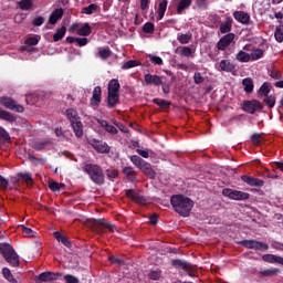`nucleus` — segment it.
<instances>
[{"label": "nucleus", "instance_id": "55", "mask_svg": "<svg viewBox=\"0 0 283 283\" xmlns=\"http://www.w3.org/2000/svg\"><path fill=\"white\" fill-rule=\"evenodd\" d=\"M251 143H253V145H260V143H262V134L254 133L251 136Z\"/></svg>", "mask_w": 283, "mask_h": 283}, {"label": "nucleus", "instance_id": "42", "mask_svg": "<svg viewBox=\"0 0 283 283\" xmlns=\"http://www.w3.org/2000/svg\"><path fill=\"white\" fill-rule=\"evenodd\" d=\"M269 92H271V84L263 83V85L259 88V96H269Z\"/></svg>", "mask_w": 283, "mask_h": 283}, {"label": "nucleus", "instance_id": "12", "mask_svg": "<svg viewBox=\"0 0 283 283\" xmlns=\"http://www.w3.org/2000/svg\"><path fill=\"white\" fill-rule=\"evenodd\" d=\"M233 18L238 23H242V25H250L251 24V15L244 11H234Z\"/></svg>", "mask_w": 283, "mask_h": 283}, {"label": "nucleus", "instance_id": "10", "mask_svg": "<svg viewBox=\"0 0 283 283\" xmlns=\"http://www.w3.org/2000/svg\"><path fill=\"white\" fill-rule=\"evenodd\" d=\"M90 145L93 147V149H96L98 154H109V145H107L105 142L91 139Z\"/></svg>", "mask_w": 283, "mask_h": 283}, {"label": "nucleus", "instance_id": "6", "mask_svg": "<svg viewBox=\"0 0 283 283\" xmlns=\"http://www.w3.org/2000/svg\"><path fill=\"white\" fill-rule=\"evenodd\" d=\"M222 196L229 198L230 200H249L250 195L240 190H233L231 188H224L222 190Z\"/></svg>", "mask_w": 283, "mask_h": 283}, {"label": "nucleus", "instance_id": "39", "mask_svg": "<svg viewBox=\"0 0 283 283\" xmlns=\"http://www.w3.org/2000/svg\"><path fill=\"white\" fill-rule=\"evenodd\" d=\"M192 0H180L179 6L177 8L178 14H182L184 10H187L191 6Z\"/></svg>", "mask_w": 283, "mask_h": 283}, {"label": "nucleus", "instance_id": "30", "mask_svg": "<svg viewBox=\"0 0 283 283\" xmlns=\"http://www.w3.org/2000/svg\"><path fill=\"white\" fill-rule=\"evenodd\" d=\"M119 98H120V93H108V96H107L108 107H116V105H118Z\"/></svg>", "mask_w": 283, "mask_h": 283}, {"label": "nucleus", "instance_id": "64", "mask_svg": "<svg viewBox=\"0 0 283 283\" xmlns=\"http://www.w3.org/2000/svg\"><path fill=\"white\" fill-rule=\"evenodd\" d=\"M142 10H147L149 8V0H140Z\"/></svg>", "mask_w": 283, "mask_h": 283}, {"label": "nucleus", "instance_id": "5", "mask_svg": "<svg viewBox=\"0 0 283 283\" xmlns=\"http://www.w3.org/2000/svg\"><path fill=\"white\" fill-rule=\"evenodd\" d=\"M0 105L4 106L6 109L17 112L18 114H23V112H25L23 105L18 104L17 101H14V98L9 96L0 97Z\"/></svg>", "mask_w": 283, "mask_h": 283}, {"label": "nucleus", "instance_id": "29", "mask_svg": "<svg viewBox=\"0 0 283 283\" xmlns=\"http://www.w3.org/2000/svg\"><path fill=\"white\" fill-rule=\"evenodd\" d=\"M0 119L8 123H17V116L14 114L0 108Z\"/></svg>", "mask_w": 283, "mask_h": 283}, {"label": "nucleus", "instance_id": "1", "mask_svg": "<svg viewBox=\"0 0 283 283\" xmlns=\"http://www.w3.org/2000/svg\"><path fill=\"white\" fill-rule=\"evenodd\" d=\"M170 202L176 213H179L182 218H188L191 209H193V200L181 195L172 196Z\"/></svg>", "mask_w": 283, "mask_h": 283}, {"label": "nucleus", "instance_id": "21", "mask_svg": "<svg viewBox=\"0 0 283 283\" xmlns=\"http://www.w3.org/2000/svg\"><path fill=\"white\" fill-rule=\"evenodd\" d=\"M101 94H102L101 86H96L93 91V95L91 98L92 107H98V105H101Z\"/></svg>", "mask_w": 283, "mask_h": 283}, {"label": "nucleus", "instance_id": "32", "mask_svg": "<svg viewBox=\"0 0 283 283\" xmlns=\"http://www.w3.org/2000/svg\"><path fill=\"white\" fill-rule=\"evenodd\" d=\"M192 36H193V34H191V32L178 33L177 41H179V43H181V45H187V43H189V41H191Z\"/></svg>", "mask_w": 283, "mask_h": 283}, {"label": "nucleus", "instance_id": "38", "mask_svg": "<svg viewBox=\"0 0 283 283\" xmlns=\"http://www.w3.org/2000/svg\"><path fill=\"white\" fill-rule=\"evenodd\" d=\"M242 85L244 87V92L251 94L253 92V80L251 77H247L242 81Z\"/></svg>", "mask_w": 283, "mask_h": 283}, {"label": "nucleus", "instance_id": "57", "mask_svg": "<svg viewBox=\"0 0 283 283\" xmlns=\"http://www.w3.org/2000/svg\"><path fill=\"white\" fill-rule=\"evenodd\" d=\"M143 30H144V32H146V34L154 33V23H151V22L145 23Z\"/></svg>", "mask_w": 283, "mask_h": 283}, {"label": "nucleus", "instance_id": "25", "mask_svg": "<svg viewBox=\"0 0 283 283\" xmlns=\"http://www.w3.org/2000/svg\"><path fill=\"white\" fill-rule=\"evenodd\" d=\"M52 145L51 140L44 139V140H36L33 143V149L36 151H43V149H48Z\"/></svg>", "mask_w": 283, "mask_h": 283}, {"label": "nucleus", "instance_id": "26", "mask_svg": "<svg viewBox=\"0 0 283 283\" xmlns=\"http://www.w3.org/2000/svg\"><path fill=\"white\" fill-rule=\"evenodd\" d=\"M19 180H23L27 185H32L34 182L32 174L30 172H19L17 178H14V182H19Z\"/></svg>", "mask_w": 283, "mask_h": 283}, {"label": "nucleus", "instance_id": "54", "mask_svg": "<svg viewBox=\"0 0 283 283\" xmlns=\"http://www.w3.org/2000/svg\"><path fill=\"white\" fill-rule=\"evenodd\" d=\"M43 23H45V18H43L41 15L36 17L32 20V25H34L35 28L43 25Z\"/></svg>", "mask_w": 283, "mask_h": 283}, {"label": "nucleus", "instance_id": "49", "mask_svg": "<svg viewBox=\"0 0 283 283\" xmlns=\"http://www.w3.org/2000/svg\"><path fill=\"white\" fill-rule=\"evenodd\" d=\"M19 8L20 10H30V8H32V0H21Z\"/></svg>", "mask_w": 283, "mask_h": 283}, {"label": "nucleus", "instance_id": "56", "mask_svg": "<svg viewBox=\"0 0 283 283\" xmlns=\"http://www.w3.org/2000/svg\"><path fill=\"white\" fill-rule=\"evenodd\" d=\"M49 189L54 192L61 191V187L59 186V182L54 180L49 181Z\"/></svg>", "mask_w": 283, "mask_h": 283}, {"label": "nucleus", "instance_id": "59", "mask_svg": "<svg viewBox=\"0 0 283 283\" xmlns=\"http://www.w3.org/2000/svg\"><path fill=\"white\" fill-rule=\"evenodd\" d=\"M193 81L196 85H200V83H205V77H202V74H200V72H196L193 75Z\"/></svg>", "mask_w": 283, "mask_h": 283}, {"label": "nucleus", "instance_id": "18", "mask_svg": "<svg viewBox=\"0 0 283 283\" xmlns=\"http://www.w3.org/2000/svg\"><path fill=\"white\" fill-rule=\"evenodd\" d=\"M126 196L128 198H132L134 202H137V205H145L147 202L145 197H143L140 193L132 189L126 191Z\"/></svg>", "mask_w": 283, "mask_h": 283}, {"label": "nucleus", "instance_id": "63", "mask_svg": "<svg viewBox=\"0 0 283 283\" xmlns=\"http://www.w3.org/2000/svg\"><path fill=\"white\" fill-rule=\"evenodd\" d=\"M271 78H274L275 81H280V78H282V73L280 72H272L270 74Z\"/></svg>", "mask_w": 283, "mask_h": 283}, {"label": "nucleus", "instance_id": "20", "mask_svg": "<svg viewBox=\"0 0 283 283\" xmlns=\"http://www.w3.org/2000/svg\"><path fill=\"white\" fill-rule=\"evenodd\" d=\"M96 122H97L98 125H101V127H103V128L105 129V132H107L108 134H113V135L118 134V129H117L115 126L111 125L107 120L97 118Z\"/></svg>", "mask_w": 283, "mask_h": 283}, {"label": "nucleus", "instance_id": "43", "mask_svg": "<svg viewBox=\"0 0 283 283\" xmlns=\"http://www.w3.org/2000/svg\"><path fill=\"white\" fill-rule=\"evenodd\" d=\"M138 65H140V62L136 60H129L123 64L122 70H132V67H138Z\"/></svg>", "mask_w": 283, "mask_h": 283}, {"label": "nucleus", "instance_id": "19", "mask_svg": "<svg viewBox=\"0 0 283 283\" xmlns=\"http://www.w3.org/2000/svg\"><path fill=\"white\" fill-rule=\"evenodd\" d=\"M260 107L261 105H260V102L258 101H250L243 104V109L244 112H248V114H253L254 112H258Z\"/></svg>", "mask_w": 283, "mask_h": 283}, {"label": "nucleus", "instance_id": "34", "mask_svg": "<svg viewBox=\"0 0 283 283\" xmlns=\"http://www.w3.org/2000/svg\"><path fill=\"white\" fill-rule=\"evenodd\" d=\"M167 0H163L160 3H159V7H158V15H157V21H160L163 20V18L165 17V13L167 12Z\"/></svg>", "mask_w": 283, "mask_h": 283}, {"label": "nucleus", "instance_id": "3", "mask_svg": "<svg viewBox=\"0 0 283 283\" xmlns=\"http://www.w3.org/2000/svg\"><path fill=\"white\" fill-rule=\"evenodd\" d=\"M84 171L95 185H103V182H105V174H103L101 166L96 164H85Z\"/></svg>", "mask_w": 283, "mask_h": 283}, {"label": "nucleus", "instance_id": "46", "mask_svg": "<svg viewBox=\"0 0 283 283\" xmlns=\"http://www.w3.org/2000/svg\"><path fill=\"white\" fill-rule=\"evenodd\" d=\"M149 280H160L163 277V272L158 269L151 270L148 274Z\"/></svg>", "mask_w": 283, "mask_h": 283}, {"label": "nucleus", "instance_id": "8", "mask_svg": "<svg viewBox=\"0 0 283 283\" xmlns=\"http://www.w3.org/2000/svg\"><path fill=\"white\" fill-rule=\"evenodd\" d=\"M233 41H235L234 33H228L219 40L217 48L218 50L224 51L229 45H231V43H233Z\"/></svg>", "mask_w": 283, "mask_h": 283}, {"label": "nucleus", "instance_id": "9", "mask_svg": "<svg viewBox=\"0 0 283 283\" xmlns=\"http://www.w3.org/2000/svg\"><path fill=\"white\" fill-rule=\"evenodd\" d=\"M73 32H76L78 36H90L92 34V27H90V23L84 24H73L72 27Z\"/></svg>", "mask_w": 283, "mask_h": 283}, {"label": "nucleus", "instance_id": "24", "mask_svg": "<svg viewBox=\"0 0 283 283\" xmlns=\"http://www.w3.org/2000/svg\"><path fill=\"white\" fill-rule=\"evenodd\" d=\"M53 237L55 238V240H57V242H61V244L66 247V249H70L72 247V242L67 237H65V234H61L59 233V231H55L53 232Z\"/></svg>", "mask_w": 283, "mask_h": 283}, {"label": "nucleus", "instance_id": "13", "mask_svg": "<svg viewBox=\"0 0 283 283\" xmlns=\"http://www.w3.org/2000/svg\"><path fill=\"white\" fill-rule=\"evenodd\" d=\"M244 52H251L250 59L251 61H260L262 56H264V50L262 49H252L251 45L247 44L243 46Z\"/></svg>", "mask_w": 283, "mask_h": 283}, {"label": "nucleus", "instance_id": "22", "mask_svg": "<svg viewBox=\"0 0 283 283\" xmlns=\"http://www.w3.org/2000/svg\"><path fill=\"white\" fill-rule=\"evenodd\" d=\"M219 67L221 72H234L235 64L231 63L229 60H221L219 62Z\"/></svg>", "mask_w": 283, "mask_h": 283}, {"label": "nucleus", "instance_id": "11", "mask_svg": "<svg viewBox=\"0 0 283 283\" xmlns=\"http://www.w3.org/2000/svg\"><path fill=\"white\" fill-rule=\"evenodd\" d=\"M73 132L76 136V138H83V123L81 122V118L77 117L76 114L73 113Z\"/></svg>", "mask_w": 283, "mask_h": 283}, {"label": "nucleus", "instance_id": "45", "mask_svg": "<svg viewBox=\"0 0 283 283\" xmlns=\"http://www.w3.org/2000/svg\"><path fill=\"white\" fill-rule=\"evenodd\" d=\"M274 36H275V40L277 41V43H282V41H283V24L276 27Z\"/></svg>", "mask_w": 283, "mask_h": 283}, {"label": "nucleus", "instance_id": "28", "mask_svg": "<svg viewBox=\"0 0 283 283\" xmlns=\"http://www.w3.org/2000/svg\"><path fill=\"white\" fill-rule=\"evenodd\" d=\"M120 92V83L118 80L113 78L108 83V94H119Z\"/></svg>", "mask_w": 283, "mask_h": 283}, {"label": "nucleus", "instance_id": "52", "mask_svg": "<svg viewBox=\"0 0 283 283\" xmlns=\"http://www.w3.org/2000/svg\"><path fill=\"white\" fill-rule=\"evenodd\" d=\"M0 140H3L4 143H8L10 140V134L7 133L6 128L0 126Z\"/></svg>", "mask_w": 283, "mask_h": 283}, {"label": "nucleus", "instance_id": "7", "mask_svg": "<svg viewBox=\"0 0 283 283\" xmlns=\"http://www.w3.org/2000/svg\"><path fill=\"white\" fill-rule=\"evenodd\" d=\"M245 249H255V251H269V244L256 240H244L241 242Z\"/></svg>", "mask_w": 283, "mask_h": 283}, {"label": "nucleus", "instance_id": "40", "mask_svg": "<svg viewBox=\"0 0 283 283\" xmlns=\"http://www.w3.org/2000/svg\"><path fill=\"white\" fill-rule=\"evenodd\" d=\"M2 275L7 279L10 283H17V279L12 275V272L8 268L2 269Z\"/></svg>", "mask_w": 283, "mask_h": 283}, {"label": "nucleus", "instance_id": "62", "mask_svg": "<svg viewBox=\"0 0 283 283\" xmlns=\"http://www.w3.org/2000/svg\"><path fill=\"white\" fill-rule=\"evenodd\" d=\"M22 231L24 235H28L29 238H32V233H34L31 228H28L25 226L22 227Z\"/></svg>", "mask_w": 283, "mask_h": 283}, {"label": "nucleus", "instance_id": "44", "mask_svg": "<svg viewBox=\"0 0 283 283\" xmlns=\"http://www.w3.org/2000/svg\"><path fill=\"white\" fill-rule=\"evenodd\" d=\"M72 43H75L78 48H85L88 43L87 38H72Z\"/></svg>", "mask_w": 283, "mask_h": 283}, {"label": "nucleus", "instance_id": "16", "mask_svg": "<svg viewBox=\"0 0 283 283\" xmlns=\"http://www.w3.org/2000/svg\"><path fill=\"white\" fill-rule=\"evenodd\" d=\"M61 273H54V272H42L39 275L40 282H54V280H59L61 277Z\"/></svg>", "mask_w": 283, "mask_h": 283}, {"label": "nucleus", "instance_id": "23", "mask_svg": "<svg viewBox=\"0 0 283 283\" xmlns=\"http://www.w3.org/2000/svg\"><path fill=\"white\" fill-rule=\"evenodd\" d=\"M262 260L264 262H269L270 264H282L283 265V258L274 255V254H264L262 256Z\"/></svg>", "mask_w": 283, "mask_h": 283}, {"label": "nucleus", "instance_id": "50", "mask_svg": "<svg viewBox=\"0 0 283 283\" xmlns=\"http://www.w3.org/2000/svg\"><path fill=\"white\" fill-rule=\"evenodd\" d=\"M263 102L265 103V105H268V107H275V96L273 95H266L263 98Z\"/></svg>", "mask_w": 283, "mask_h": 283}, {"label": "nucleus", "instance_id": "14", "mask_svg": "<svg viewBox=\"0 0 283 283\" xmlns=\"http://www.w3.org/2000/svg\"><path fill=\"white\" fill-rule=\"evenodd\" d=\"M241 180L250 187H264V180L258 179L255 177L243 175Z\"/></svg>", "mask_w": 283, "mask_h": 283}, {"label": "nucleus", "instance_id": "41", "mask_svg": "<svg viewBox=\"0 0 283 283\" xmlns=\"http://www.w3.org/2000/svg\"><path fill=\"white\" fill-rule=\"evenodd\" d=\"M96 10H98V4L92 3L88 7H84L82 9V13L83 14H94V12H96Z\"/></svg>", "mask_w": 283, "mask_h": 283}, {"label": "nucleus", "instance_id": "58", "mask_svg": "<svg viewBox=\"0 0 283 283\" xmlns=\"http://www.w3.org/2000/svg\"><path fill=\"white\" fill-rule=\"evenodd\" d=\"M25 45H39V38L31 36L24 41Z\"/></svg>", "mask_w": 283, "mask_h": 283}, {"label": "nucleus", "instance_id": "31", "mask_svg": "<svg viewBox=\"0 0 283 283\" xmlns=\"http://www.w3.org/2000/svg\"><path fill=\"white\" fill-rule=\"evenodd\" d=\"M124 176L129 180L130 182H134L136 180V171L132 167H125L123 169Z\"/></svg>", "mask_w": 283, "mask_h": 283}, {"label": "nucleus", "instance_id": "60", "mask_svg": "<svg viewBox=\"0 0 283 283\" xmlns=\"http://www.w3.org/2000/svg\"><path fill=\"white\" fill-rule=\"evenodd\" d=\"M10 181L0 175V189H8Z\"/></svg>", "mask_w": 283, "mask_h": 283}, {"label": "nucleus", "instance_id": "61", "mask_svg": "<svg viewBox=\"0 0 283 283\" xmlns=\"http://www.w3.org/2000/svg\"><path fill=\"white\" fill-rule=\"evenodd\" d=\"M149 59L154 65H163V57L156 55H149Z\"/></svg>", "mask_w": 283, "mask_h": 283}, {"label": "nucleus", "instance_id": "15", "mask_svg": "<svg viewBox=\"0 0 283 283\" xmlns=\"http://www.w3.org/2000/svg\"><path fill=\"white\" fill-rule=\"evenodd\" d=\"M64 12L63 8L54 9L49 17V23L51 25H56L59 20L63 19Z\"/></svg>", "mask_w": 283, "mask_h": 283}, {"label": "nucleus", "instance_id": "17", "mask_svg": "<svg viewBox=\"0 0 283 283\" xmlns=\"http://www.w3.org/2000/svg\"><path fill=\"white\" fill-rule=\"evenodd\" d=\"M144 81L147 85H155V86L163 85V77L159 75L146 74L144 76Z\"/></svg>", "mask_w": 283, "mask_h": 283}, {"label": "nucleus", "instance_id": "53", "mask_svg": "<svg viewBox=\"0 0 283 283\" xmlns=\"http://www.w3.org/2000/svg\"><path fill=\"white\" fill-rule=\"evenodd\" d=\"M130 161L133 163V165H135V167H138V169L143 165V163H145V160H143V158H140L136 155L130 157Z\"/></svg>", "mask_w": 283, "mask_h": 283}, {"label": "nucleus", "instance_id": "2", "mask_svg": "<svg viewBox=\"0 0 283 283\" xmlns=\"http://www.w3.org/2000/svg\"><path fill=\"white\" fill-rule=\"evenodd\" d=\"M0 253L6 260V262L10 264V266H19V254H17V251H14V248H12V245L8 243H0Z\"/></svg>", "mask_w": 283, "mask_h": 283}, {"label": "nucleus", "instance_id": "37", "mask_svg": "<svg viewBox=\"0 0 283 283\" xmlns=\"http://www.w3.org/2000/svg\"><path fill=\"white\" fill-rule=\"evenodd\" d=\"M65 32H67V28L61 27L56 30V32L53 34V41L56 43L65 36Z\"/></svg>", "mask_w": 283, "mask_h": 283}, {"label": "nucleus", "instance_id": "33", "mask_svg": "<svg viewBox=\"0 0 283 283\" xmlns=\"http://www.w3.org/2000/svg\"><path fill=\"white\" fill-rule=\"evenodd\" d=\"M235 59H237V61H239V63H249L251 61V54H249L244 51H239L235 54Z\"/></svg>", "mask_w": 283, "mask_h": 283}, {"label": "nucleus", "instance_id": "51", "mask_svg": "<svg viewBox=\"0 0 283 283\" xmlns=\"http://www.w3.org/2000/svg\"><path fill=\"white\" fill-rule=\"evenodd\" d=\"M98 56L103 60L105 59H109V56H112V50L109 49H101L98 51Z\"/></svg>", "mask_w": 283, "mask_h": 283}, {"label": "nucleus", "instance_id": "27", "mask_svg": "<svg viewBox=\"0 0 283 283\" xmlns=\"http://www.w3.org/2000/svg\"><path fill=\"white\" fill-rule=\"evenodd\" d=\"M139 169L146 174V176H149L150 178H156V172L151 168V165L147 161H144L140 166Z\"/></svg>", "mask_w": 283, "mask_h": 283}, {"label": "nucleus", "instance_id": "47", "mask_svg": "<svg viewBox=\"0 0 283 283\" xmlns=\"http://www.w3.org/2000/svg\"><path fill=\"white\" fill-rule=\"evenodd\" d=\"M220 32L221 34H227L228 32H231V21L222 22L220 25Z\"/></svg>", "mask_w": 283, "mask_h": 283}, {"label": "nucleus", "instance_id": "48", "mask_svg": "<svg viewBox=\"0 0 283 283\" xmlns=\"http://www.w3.org/2000/svg\"><path fill=\"white\" fill-rule=\"evenodd\" d=\"M154 103L156 105H158L159 107H163L164 109H167V107H169V105H171V102L165 101V99H160V98H155Z\"/></svg>", "mask_w": 283, "mask_h": 283}, {"label": "nucleus", "instance_id": "4", "mask_svg": "<svg viewBox=\"0 0 283 283\" xmlns=\"http://www.w3.org/2000/svg\"><path fill=\"white\" fill-rule=\"evenodd\" d=\"M90 224L95 233H103V227L109 231H116V226L109 223L105 219H91Z\"/></svg>", "mask_w": 283, "mask_h": 283}, {"label": "nucleus", "instance_id": "36", "mask_svg": "<svg viewBox=\"0 0 283 283\" xmlns=\"http://www.w3.org/2000/svg\"><path fill=\"white\" fill-rule=\"evenodd\" d=\"M175 52L180 56H191L193 54V51L189 46H179Z\"/></svg>", "mask_w": 283, "mask_h": 283}, {"label": "nucleus", "instance_id": "35", "mask_svg": "<svg viewBox=\"0 0 283 283\" xmlns=\"http://www.w3.org/2000/svg\"><path fill=\"white\" fill-rule=\"evenodd\" d=\"M279 273H280V269L272 268V269L263 270V271L259 272V275H261L262 277H273L274 275H277Z\"/></svg>", "mask_w": 283, "mask_h": 283}]
</instances>
